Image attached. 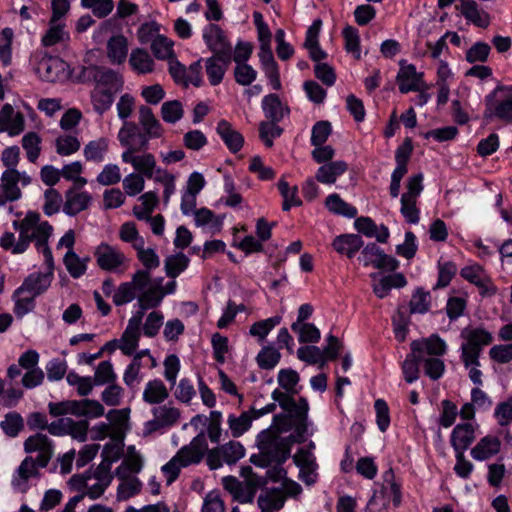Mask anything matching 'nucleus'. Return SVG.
Returning a JSON list of instances; mask_svg holds the SVG:
<instances>
[{"mask_svg": "<svg viewBox=\"0 0 512 512\" xmlns=\"http://www.w3.org/2000/svg\"><path fill=\"white\" fill-rule=\"evenodd\" d=\"M272 399L278 402L284 411L274 415L273 428L284 432L293 430V433L290 435L294 438V441L298 444L305 442L310 425L308 419V400L305 397H300L296 400L291 394L284 393L278 389L272 392Z\"/></svg>", "mask_w": 512, "mask_h": 512, "instance_id": "1", "label": "nucleus"}, {"mask_svg": "<svg viewBox=\"0 0 512 512\" xmlns=\"http://www.w3.org/2000/svg\"><path fill=\"white\" fill-rule=\"evenodd\" d=\"M13 228L19 232V237L13 249V254L24 253L32 241L38 252L44 256L47 266L53 268L52 251L48 246V240L53 232V227L47 222H40L37 212H27L21 221H13Z\"/></svg>", "mask_w": 512, "mask_h": 512, "instance_id": "2", "label": "nucleus"}, {"mask_svg": "<svg viewBox=\"0 0 512 512\" xmlns=\"http://www.w3.org/2000/svg\"><path fill=\"white\" fill-rule=\"evenodd\" d=\"M282 432L273 426L260 432L257 436L259 453L251 455L250 462L261 468H267L273 463L284 464L291 455L292 444L296 442L291 435L280 436Z\"/></svg>", "mask_w": 512, "mask_h": 512, "instance_id": "3", "label": "nucleus"}, {"mask_svg": "<svg viewBox=\"0 0 512 512\" xmlns=\"http://www.w3.org/2000/svg\"><path fill=\"white\" fill-rule=\"evenodd\" d=\"M461 337L465 340L461 345V360L465 368L480 366V354L485 346L492 343V334L482 327L465 328Z\"/></svg>", "mask_w": 512, "mask_h": 512, "instance_id": "4", "label": "nucleus"}, {"mask_svg": "<svg viewBox=\"0 0 512 512\" xmlns=\"http://www.w3.org/2000/svg\"><path fill=\"white\" fill-rule=\"evenodd\" d=\"M48 409L53 417L71 414L76 417L99 418L105 414L104 406L92 399L50 402Z\"/></svg>", "mask_w": 512, "mask_h": 512, "instance_id": "5", "label": "nucleus"}, {"mask_svg": "<svg viewBox=\"0 0 512 512\" xmlns=\"http://www.w3.org/2000/svg\"><path fill=\"white\" fill-rule=\"evenodd\" d=\"M484 118L512 123V85H499L486 96Z\"/></svg>", "mask_w": 512, "mask_h": 512, "instance_id": "6", "label": "nucleus"}, {"mask_svg": "<svg viewBox=\"0 0 512 512\" xmlns=\"http://www.w3.org/2000/svg\"><path fill=\"white\" fill-rule=\"evenodd\" d=\"M79 78L84 83H93L95 87L118 92L123 87L122 77L114 70L96 65L81 69Z\"/></svg>", "mask_w": 512, "mask_h": 512, "instance_id": "7", "label": "nucleus"}, {"mask_svg": "<svg viewBox=\"0 0 512 512\" xmlns=\"http://www.w3.org/2000/svg\"><path fill=\"white\" fill-rule=\"evenodd\" d=\"M96 263L101 270L113 273H124L128 268L129 260L117 247L101 243L94 251Z\"/></svg>", "mask_w": 512, "mask_h": 512, "instance_id": "8", "label": "nucleus"}, {"mask_svg": "<svg viewBox=\"0 0 512 512\" xmlns=\"http://www.w3.org/2000/svg\"><path fill=\"white\" fill-rule=\"evenodd\" d=\"M245 455V448L238 441H229L221 446L213 448L207 453V464L211 470H216L222 465H232Z\"/></svg>", "mask_w": 512, "mask_h": 512, "instance_id": "9", "label": "nucleus"}, {"mask_svg": "<svg viewBox=\"0 0 512 512\" xmlns=\"http://www.w3.org/2000/svg\"><path fill=\"white\" fill-rule=\"evenodd\" d=\"M203 39L208 49L213 53L212 56L226 59V61L232 58V44L219 25H207L203 30Z\"/></svg>", "mask_w": 512, "mask_h": 512, "instance_id": "10", "label": "nucleus"}, {"mask_svg": "<svg viewBox=\"0 0 512 512\" xmlns=\"http://www.w3.org/2000/svg\"><path fill=\"white\" fill-rule=\"evenodd\" d=\"M148 286V274L146 271H136L131 281L121 283L113 294V302L116 306L132 302L138 297L139 291Z\"/></svg>", "mask_w": 512, "mask_h": 512, "instance_id": "11", "label": "nucleus"}, {"mask_svg": "<svg viewBox=\"0 0 512 512\" xmlns=\"http://www.w3.org/2000/svg\"><path fill=\"white\" fill-rule=\"evenodd\" d=\"M148 147H142L141 145L129 146L121 155L124 163L131 164L138 174L151 179L156 168V159L151 153H144L142 155H135L137 152L144 151Z\"/></svg>", "mask_w": 512, "mask_h": 512, "instance_id": "12", "label": "nucleus"}, {"mask_svg": "<svg viewBox=\"0 0 512 512\" xmlns=\"http://www.w3.org/2000/svg\"><path fill=\"white\" fill-rule=\"evenodd\" d=\"M359 260L363 262L365 266L372 265L377 269L387 271H395L399 265V262L394 257L385 254L375 243H369L363 248Z\"/></svg>", "mask_w": 512, "mask_h": 512, "instance_id": "13", "label": "nucleus"}, {"mask_svg": "<svg viewBox=\"0 0 512 512\" xmlns=\"http://www.w3.org/2000/svg\"><path fill=\"white\" fill-rule=\"evenodd\" d=\"M24 450L26 453L38 452L35 460L39 467L45 468L53 455V445L47 435L37 433L28 437L24 442Z\"/></svg>", "mask_w": 512, "mask_h": 512, "instance_id": "14", "label": "nucleus"}, {"mask_svg": "<svg viewBox=\"0 0 512 512\" xmlns=\"http://www.w3.org/2000/svg\"><path fill=\"white\" fill-rule=\"evenodd\" d=\"M139 123L143 128V136H141L142 147H148L150 139L162 136L163 127L150 107L145 105L139 107Z\"/></svg>", "mask_w": 512, "mask_h": 512, "instance_id": "15", "label": "nucleus"}, {"mask_svg": "<svg viewBox=\"0 0 512 512\" xmlns=\"http://www.w3.org/2000/svg\"><path fill=\"white\" fill-rule=\"evenodd\" d=\"M154 418L146 423V429L152 433L173 426L180 418V410L170 405L156 406L152 409Z\"/></svg>", "mask_w": 512, "mask_h": 512, "instance_id": "16", "label": "nucleus"}, {"mask_svg": "<svg viewBox=\"0 0 512 512\" xmlns=\"http://www.w3.org/2000/svg\"><path fill=\"white\" fill-rule=\"evenodd\" d=\"M52 280V271H49L47 273H31L24 279L22 285L16 289L15 294L20 295L27 292L33 297H37L44 293L50 287Z\"/></svg>", "mask_w": 512, "mask_h": 512, "instance_id": "17", "label": "nucleus"}, {"mask_svg": "<svg viewBox=\"0 0 512 512\" xmlns=\"http://www.w3.org/2000/svg\"><path fill=\"white\" fill-rule=\"evenodd\" d=\"M460 274L465 280L476 285L480 289V294L482 296H491L497 291L496 287L491 283L490 278L485 273L483 267L479 264L462 268Z\"/></svg>", "mask_w": 512, "mask_h": 512, "instance_id": "18", "label": "nucleus"}, {"mask_svg": "<svg viewBox=\"0 0 512 512\" xmlns=\"http://www.w3.org/2000/svg\"><path fill=\"white\" fill-rule=\"evenodd\" d=\"M396 80L399 91L404 94L410 91H421L427 88L423 81V73L417 72L413 64L402 67L398 72Z\"/></svg>", "mask_w": 512, "mask_h": 512, "instance_id": "19", "label": "nucleus"}, {"mask_svg": "<svg viewBox=\"0 0 512 512\" xmlns=\"http://www.w3.org/2000/svg\"><path fill=\"white\" fill-rule=\"evenodd\" d=\"M292 458L295 465L300 469L301 480L308 485L315 483L318 465L314 454L304 448H300Z\"/></svg>", "mask_w": 512, "mask_h": 512, "instance_id": "20", "label": "nucleus"}, {"mask_svg": "<svg viewBox=\"0 0 512 512\" xmlns=\"http://www.w3.org/2000/svg\"><path fill=\"white\" fill-rule=\"evenodd\" d=\"M411 350L417 352L422 359L424 357H439L446 353V343L438 335L433 334L428 338L414 340L410 344Z\"/></svg>", "mask_w": 512, "mask_h": 512, "instance_id": "21", "label": "nucleus"}, {"mask_svg": "<svg viewBox=\"0 0 512 512\" xmlns=\"http://www.w3.org/2000/svg\"><path fill=\"white\" fill-rule=\"evenodd\" d=\"M92 202V196L86 192H77L71 188L65 192V201L63 203L62 211L70 216H76L82 211L89 208Z\"/></svg>", "mask_w": 512, "mask_h": 512, "instance_id": "22", "label": "nucleus"}, {"mask_svg": "<svg viewBox=\"0 0 512 512\" xmlns=\"http://www.w3.org/2000/svg\"><path fill=\"white\" fill-rule=\"evenodd\" d=\"M476 425L466 422L457 424L451 433L450 443L455 452H465L475 440Z\"/></svg>", "mask_w": 512, "mask_h": 512, "instance_id": "23", "label": "nucleus"}, {"mask_svg": "<svg viewBox=\"0 0 512 512\" xmlns=\"http://www.w3.org/2000/svg\"><path fill=\"white\" fill-rule=\"evenodd\" d=\"M25 127L22 113L14 112L10 104H5L0 110V131H7L10 136L20 134Z\"/></svg>", "mask_w": 512, "mask_h": 512, "instance_id": "24", "label": "nucleus"}, {"mask_svg": "<svg viewBox=\"0 0 512 512\" xmlns=\"http://www.w3.org/2000/svg\"><path fill=\"white\" fill-rule=\"evenodd\" d=\"M161 282L162 278L154 282L151 281L144 290L139 291L137 300L140 309L145 311L156 308L161 304L164 298Z\"/></svg>", "mask_w": 512, "mask_h": 512, "instance_id": "25", "label": "nucleus"}, {"mask_svg": "<svg viewBox=\"0 0 512 512\" xmlns=\"http://www.w3.org/2000/svg\"><path fill=\"white\" fill-rule=\"evenodd\" d=\"M286 496L280 487L266 488L257 499L260 511L274 512L284 507Z\"/></svg>", "mask_w": 512, "mask_h": 512, "instance_id": "26", "label": "nucleus"}, {"mask_svg": "<svg viewBox=\"0 0 512 512\" xmlns=\"http://www.w3.org/2000/svg\"><path fill=\"white\" fill-rule=\"evenodd\" d=\"M500 450V439L496 436L487 435L481 438L471 449V456L477 461H485L497 455Z\"/></svg>", "mask_w": 512, "mask_h": 512, "instance_id": "27", "label": "nucleus"}, {"mask_svg": "<svg viewBox=\"0 0 512 512\" xmlns=\"http://www.w3.org/2000/svg\"><path fill=\"white\" fill-rule=\"evenodd\" d=\"M216 131L230 152L237 153L241 150L244 144V137L228 121L220 120Z\"/></svg>", "mask_w": 512, "mask_h": 512, "instance_id": "28", "label": "nucleus"}, {"mask_svg": "<svg viewBox=\"0 0 512 512\" xmlns=\"http://www.w3.org/2000/svg\"><path fill=\"white\" fill-rule=\"evenodd\" d=\"M347 169L348 165L343 160L330 161L318 168L315 179L322 184H334Z\"/></svg>", "mask_w": 512, "mask_h": 512, "instance_id": "29", "label": "nucleus"}, {"mask_svg": "<svg viewBox=\"0 0 512 512\" xmlns=\"http://www.w3.org/2000/svg\"><path fill=\"white\" fill-rule=\"evenodd\" d=\"M354 226L359 233L367 237H375L378 242L386 243L389 238V230L386 226L377 227L376 223L370 217H359L355 220Z\"/></svg>", "mask_w": 512, "mask_h": 512, "instance_id": "30", "label": "nucleus"}, {"mask_svg": "<svg viewBox=\"0 0 512 512\" xmlns=\"http://www.w3.org/2000/svg\"><path fill=\"white\" fill-rule=\"evenodd\" d=\"M363 244L364 242L358 234H342L333 240L332 246L339 254L353 258Z\"/></svg>", "mask_w": 512, "mask_h": 512, "instance_id": "31", "label": "nucleus"}, {"mask_svg": "<svg viewBox=\"0 0 512 512\" xmlns=\"http://www.w3.org/2000/svg\"><path fill=\"white\" fill-rule=\"evenodd\" d=\"M107 57L111 64L120 65L128 55V41L124 35H114L107 41Z\"/></svg>", "mask_w": 512, "mask_h": 512, "instance_id": "32", "label": "nucleus"}, {"mask_svg": "<svg viewBox=\"0 0 512 512\" xmlns=\"http://www.w3.org/2000/svg\"><path fill=\"white\" fill-rule=\"evenodd\" d=\"M461 14L474 25L482 28L490 24V16L487 12L479 10L478 4L474 0H460Z\"/></svg>", "mask_w": 512, "mask_h": 512, "instance_id": "33", "label": "nucleus"}, {"mask_svg": "<svg viewBox=\"0 0 512 512\" xmlns=\"http://www.w3.org/2000/svg\"><path fill=\"white\" fill-rule=\"evenodd\" d=\"M37 460L32 457H26L19 465L12 479V485L22 491L25 490V484L31 477L39 476Z\"/></svg>", "mask_w": 512, "mask_h": 512, "instance_id": "34", "label": "nucleus"}, {"mask_svg": "<svg viewBox=\"0 0 512 512\" xmlns=\"http://www.w3.org/2000/svg\"><path fill=\"white\" fill-rule=\"evenodd\" d=\"M231 62L232 58H229L226 61V59L223 60L217 56H211L206 59L205 70L208 80L212 86H217L222 82Z\"/></svg>", "mask_w": 512, "mask_h": 512, "instance_id": "35", "label": "nucleus"}, {"mask_svg": "<svg viewBox=\"0 0 512 512\" xmlns=\"http://www.w3.org/2000/svg\"><path fill=\"white\" fill-rule=\"evenodd\" d=\"M262 109L266 118L274 123L280 122L284 115L289 113V108L283 106L279 96L276 94H269L263 98Z\"/></svg>", "mask_w": 512, "mask_h": 512, "instance_id": "36", "label": "nucleus"}, {"mask_svg": "<svg viewBox=\"0 0 512 512\" xmlns=\"http://www.w3.org/2000/svg\"><path fill=\"white\" fill-rule=\"evenodd\" d=\"M407 284L406 278L402 273H395L382 277L378 282L373 284V292L378 298L386 297L391 289L402 288Z\"/></svg>", "mask_w": 512, "mask_h": 512, "instance_id": "37", "label": "nucleus"}, {"mask_svg": "<svg viewBox=\"0 0 512 512\" xmlns=\"http://www.w3.org/2000/svg\"><path fill=\"white\" fill-rule=\"evenodd\" d=\"M168 397V389L160 379L149 381L143 391V400L148 404H160Z\"/></svg>", "mask_w": 512, "mask_h": 512, "instance_id": "38", "label": "nucleus"}, {"mask_svg": "<svg viewBox=\"0 0 512 512\" xmlns=\"http://www.w3.org/2000/svg\"><path fill=\"white\" fill-rule=\"evenodd\" d=\"M129 64L138 74H147L154 70V60L150 54L142 48H136L131 51Z\"/></svg>", "mask_w": 512, "mask_h": 512, "instance_id": "39", "label": "nucleus"}, {"mask_svg": "<svg viewBox=\"0 0 512 512\" xmlns=\"http://www.w3.org/2000/svg\"><path fill=\"white\" fill-rule=\"evenodd\" d=\"M62 62L56 57H43L37 64L39 76L49 82H54L62 69Z\"/></svg>", "mask_w": 512, "mask_h": 512, "instance_id": "40", "label": "nucleus"}, {"mask_svg": "<svg viewBox=\"0 0 512 512\" xmlns=\"http://www.w3.org/2000/svg\"><path fill=\"white\" fill-rule=\"evenodd\" d=\"M108 146V140L104 137L88 142L83 149L85 159L89 162H102L105 159Z\"/></svg>", "mask_w": 512, "mask_h": 512, "instance_id": "41", "label": "nucleus"}, {"mask_svg": "<svg viewBox=\"0 0 512 512\" xmlns=\"http://www.w3.org/2000/svg\"><path fill=\"white\" fill-rule=\"evenodd\" d=\"M16 176V169L5 170L1 175L2 189L9 202L20 199L22 195Z\"/></svg>", "mask_w": 512, "mask_h": 512, "instance_id": "42", "label": "nucleus"}, {"mask_svg": "<svg viewBox=\"0 0 512 512\" xmlns=\"http://www.w3.org/2000/svg\"><path fill=\"white\" fill-rule=\"evenodd\" d=\"M253 419L255 418L249 411H245L239 416L230 414L228 416L227 423L232 436L235 438L242 436L250 429Z\"/></svg>", "mask_w": 512, "mask_h": 512, "instance_id": "43", "label": "nucleus"}, {"mask_svg": "<svg viewBox=\"0 0 512 512\" xmlns=\"http://www.w3.org/2000/svg\"><path fill=\"white\" fill-rule=\"evenodd\" d=\"M141 136L143 132L139 129L135 122L124 121L123 127L120 129L118 139L122 146L126 149L132 145H141Z\"/></svg>", "mask_w": 512, "mask_h": 512, "instance_id": "44", "label": "nucleus"}, {"mask_svg": "<svg viewBox=\"0 0 512 512\" xmlns=\"http://www.w3.org/2000/svg\"><path fill=\"white\" fill-rule=\"evenodd\" d=\"M115 93L114 91L95 87L91 92V102L94 110L100 115L109 110L113 104Z\"/></svg>", "mask_w": 512, "mask_h": 512, "instance_id": "45", "label": "nucleus"}, {"mask_svg": "<svg viewBox=\"0 0 512 512\" xmlns=\"http://www.w3.org/2000/svg\"><path fill=\"white\" fill-rule=\"evenodd\" d=\"M325 205L327 209L338 215H342L348 218H354L357 215V209L346 203L341 197L334 193L326 198Z\"/></svg>", "mask_w": 512, "mask_h": 512, "instance_id": "46", "label": "nucleus"}, {"mask_svg": "<svg viewBox=\"0 0 512 512\" xmlns=\"http://www.w3.org/2000/svg\"><path fill=\"white\" fill-rule=\"evenodd\" d=\"M420 363H422V357L417 352L411 350L402 364V372L407 383H413L419 378Z\"/></svg>", "mask_w": 512, "mask_h": 512, "instance_id": "47", "label": "nucleus"}, {"mask_svg": "<svg viewBox=\"0 0 512 512\" xmlns=\"http://www.w3.org/2000/svg\"><path fill=\"white\" fill-rule=\"evenodd\" d=\"M291 329L298 334L300 343H317L320 340V330L312 323H292Z\"/></svg>", "mask_w": 512, "mask_h": 512, "instance_id": "48", "label": "nucleus"}, {"mask_svg": "<svg viewBox=\"0 0 512 512\" xmlns=\"http://www.w3.org/2000/svg\"><path fill=\"white\" fill-rule=\"evenodd\" d=\"M278 189L281 196L283 197L282 209L284 211H289L291 207H297L302 204L300 198L298 197L297 186L290 187L287 181L280 179L278 182Z\"/></svg>", "mask_w": 512, "mask_h": 512, "instance_id": "49", "label": "nucleus"}, {"mask_svg": "<svg viewBox=\"0 0 512 512\" xmlns=\"http://www.w3.org/2000/svg\"><path fill=\"white\" fill-rule=\"evenodd\" d=\"M41 142L42 139L36 132H28L22 137V147L31 163H35L40 156Z\"/></svg>", "mask_w": 512, "mask_h": 512, "instance_id": "50", "label": "nucleus"}, {"mask_svg": "<svg viewBox=\"0 0 512 512\" xmlns=\"http://www.w3.org/2000/svg\"><path fill=\"white\" fill-rule=\"evenodd\" d=\"M63 261L67 271L75 279L86 272L88 258L81 259L73 250L67 251Z\"/></svg>", "mask_w": 512, "mask_h": 512, "instance_id": "51", "label": "nucleus"}, {"mask_svg": "<svg viewBox=\"0 0 512 512\" xmlns=\"http://www.w3.org/2000/svg\"><path fill=\"white\" fill-rule=\"evenodd\" d=\"M151 50L157 59H173V42L163 35H157L151 43Z\"/></svg>", "mask_w": 512, "mask_h": 512, "instance_id": "52", "label": "nucleus"}, {"mask_svg": "<svg viewBox=\"0 0 512 512\" xmlns=\"http://www.w3.org/2000/svg\"><path fill=\"white\" fill-rule=\"evenodd\" d=\"M96 386L108 385L115 383L117 375L110 361H102L95 369L94 377H92Z\"/></svg>", "mask_w": 512, "mask_h": 512, "instance_id": "53", "label": "nucleus"}, {"mask_svg": "<svg viewBox=\"0 0 512 512\" xmlns=\"http://www.w3.org/2000/svg\"><path fill=\"white\" fill-rule=\"evenodd\" d=\"M0 427L6 436L14 438L24 428L23 418L17 412H9L4 416V420L0 422Z\"/></svg>", "mask_w": 512, "mask_h": 512, "instance_id": "54", "label": "nucleus"}, {"mask_svg": "<svg viewBox=\"0 0 512 512\" xmlns=\"http://www.w3.org/2000/svg\"><path fill=\"white\" fill-rule=\"evenodd\" d=\"M189 264V258L183 254L170 255L165 259V272L168 277L176 278Z\"/></svg>", "mask_w": 512, "mask_h": 512, "instance_id": "55", "label": "nucleus"}, {"mask_svg": "<svg viewBox=\"0 0 512 512\" xmlns=\"http://www.w3.org/2000/svg\"><path fill=\"white\" fill-rule=\"evenodd\" d=\"M121 480L122 482L117 488V499L119 501L128 500L140 492L142 484L138 478L126 476V478Z\"/></svg>", "mask_w": 512, "mask_h": 512, "instance_id": "56", "label": "nucleus"}, {"mask_svg": "<svg viewBox=\"0 0 512 512\" xmlns=\"http://www.w3.org/2000/svg\"><path fill=\"white\" fill-rule=\"evenodd\" d=\"M281 320L282 317L276 315L265 320L255 322L250 327L249 332L252 336L257 337L258 340L262 342L265 340L266 336L270 333V331L280 324Z\"/></svg>", "mask_w": 512, "mask_h": 512, "instance_id": "57", "label": "nucleus"}, {"mask_svg": "<svg viewBox=\"0 0 512 512\" xmlns=\"http://www.w3.org/2000/svg\"><path fill=\"white\" fill-rule=\"evenodd\" d=\"M62 195L54 188H49L44 192L43 212L47 216H52L63 207Z\"/></svg>", "mask_w": 512, "mask_h": 512, "instance_id": "58", "label": "nucleus"}, {"mask_svg": "<svg viewBox=\"0 0 512 512\" xmlns=\"http://www.w3.org/2000/svg\"><path fill=\"white\" fill-rule=\"evenodd\" d=\"M184 114L183 106L178 100L164 102L161 107V117L167 122L174 124L178 122Z\"/></svg>", "mask_w": 512, "mask_h": 512, "instance_id": "59", "label": "nucleus"}, {"mask_svg": "<svg viewBox=\"0 0 512 512\" xmlns=\"http://www.w3.org/2000/svg\"><path fill=\"white\" fill-rule=\"evenodd\" d=\"M410 312L424 314L430 308V293L418 288L410 300Z\"/></svg>", "mask_w": 512, "mask_h": 512, "instance_id": "60", "label": "nucleus"}, {"mask_svg": "<svg viewBox=\"0 0 512 512\" xmlns=\"http://www.w3.org/2000/svg\"><path fill=\"white\" fill-rule=\"evenodd\" d=\"M457 266L452 261L438 262V280L434 289L448 286L456 275Z\"/></svg>", "mask_w": 512, "mask_h": 512, "instance_id": "61", "label": "nucleus"}, {"mask_svg": "<svg viewBox=\"0 0 512 512\" xmlns=\"http://www.w3.org/2000/svg\"><path fill=\"white\" fill-rule=\"evenodd\" d=\"M280 358L278 349L268 346L258 353L256 360L260 368L269 370L278 364Z\"/></svg>", "mask_w": 512, "mask_h": 512, "instance_id": "62", "label": "nucleus"}, {"mask_svg": "<svg viewBox=\"0 0 512 512\" xmlns=\"http://www.w3.org/2000/svg\"><path fill=\"white\" fill-rule=\"evenodd\" d=\"M56 152L61 156H68L80 149V141L72 135L59 136L55 141Z\"/></svg>", "mask_w": 512, "mask_h": 512, "instance_id": "63", "label": "nucleus"}, {"mask_svg": "<svg viewBox=\"0 0 512 512\" xmlns=\"http://www.w3.org/2000/svg\"><path fill=\"white\" fill-rule=\"evenodd\" d=\"M257 71L247 63H238L234 68L235 81L242 86H248L255 81Z\"/></svg>", "mask_w": 512, "mask_h": 512, "instance_id": "64", "label": "nucleus"}]
</instances>
